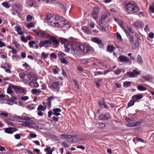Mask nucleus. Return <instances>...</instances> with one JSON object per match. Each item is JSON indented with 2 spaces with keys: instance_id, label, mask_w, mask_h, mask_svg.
Returning a JSON list of instances; mask_svg holds the SVG:
<instances>
[{
  "instance_id": "obj_41",
  "label": "nucleus",
  "mask_w": 154,
  "mask_h": 154,
  "mask_svg": "<svg viewBox=\"0 0 154 154\" xmlns=\"http://www.w3.org/2000/svg\"><path fill=\"white\" fill-rule=\"evenodd\" d=\"M116 37L117 39L120 41H122V38L121 35L119 32H117L116 33Z\"/></svg>"
},
{
  "instance_id": "obj_35",
  "label": "nucleus",
  "mask_w": 154,
  "mask_h": 154,
  "mask_svg": "<svg viewBox=\"0 0 154 154\" xmlns=\"http://www.w3.org/2000/svg\"><path fill=\"white\" fill-rule=\"evenodd\" d=\"M149 10L151 13H154V3L152 4V5L149 6Z\"/></svg>"
},
{
  "instance_id": "obj_9",
  "label": "nucleus",
  "mask_w": 154,
  "mask_h": 154,
  "mask_svg": "<svg viewBox=\"0 0 154 154\" xmlns=\"http://www.w3.org/2000/svg\"><path fill=\"white\" fill-rule=\"evenodd\" d=\"M92 41L98 44L100 48H103L104 47V45L102 42L98 38L95 37L92 38Z\"/></svg>"
},
{
  "instance_id": "obj_27",
  "label": "nucleus",
  "mask_w": 154,
  "mask_h": 154,
  "mask_svg": "<svg viewBox=\"0 0 154 154\" xmlns=\"http://www.w3.org/2000/svg\"><path fill=\"white\" fill-rule=\"evenodd\" d=\"M15 30L17 31L18 33L20 35H22L23 34V32L21 31V29L20 27L16 26L15 27Z\"/></svg>"
},
{
  "instance_id": "obj_25",
  "label": "nucleus",
  "mask_w": 154,
  "mask_h": 154,
  "mask_svg": "<svg viewBox=\"0 0 154 154\" xmlns=\"http://www.w3.org/2000/svg\"><path fill=\"white\" fill-rule=\"evenodd\" d=\"M82 29L86 33L91 34V31L87 27L85 26H83L82 27Z\"/></svg>"
},
{
  "instance_id": "obj_47",
  "label": "nucleus",
  "mask_w": 154,
  "mask_h": 154,
  "mask_svg": "<svg viewBox=\"0 0 154 154\" xmlns=\"http://www.w3.org/2000/svg\"><path fill=\"white\" fill-rule=\"evenodd\" d=\"M32 19V17L30 15H28L26 17V20L28 22L31 21Z\"/></svg>"
},
{
  "instance_id": "obj_18",
  "label": "nucleus",
  "mask_w": 154,
  "mask_h": 154,
  "mask_svg": "<svg viewBox=\"0 0 154 154\" xmlns=\"http://www.w3.org/2000/svg\"><path fill=\"white\" fill-rule=\"evenodd\" d=\"M144 23L141 21H137L135 22V28H142Z\"/></svg>"
},
{
  "instance_id": "obj_55",
  "label": "nucleus",
  "mask_w": 154,
  "mask_h": 154,
  "mask_svg": "<svg viewBox=\"0 0 154 154\" xmlns=\"http://www.w3.org/2000/svg\"><path fill=\"white\" fill-rule=\"evenodd\" d=\"M140 71L139 70L138 71L137 68H135V78L137 77L136 75H140Z\"/></svg>"
},
{
  "instance_id": "obj_54",
  "label": "nucleus",
  "mask_w": 154,
  "mask_h": 154,
  "mask_svg": "<svg viewBox=\"0 0 154 154\" xmlns=\"http://www.w3.org/2000/svg\"><path fill=\"white\" fill-rule=\"evenodd\" d=\"M139 40V39L138 38H137V40L135 42V49L139 47V44L138 42Z\"/></svg>"
},
{
  "instance_id": "obj_2",
  "label": "nucleus",
  "mask_w": 154,
  "mask_h": 154,
  "mask_svg": "<svg viewBox=\"0 0 154 154\" xmlns=\"http://www.w3.org/2000/svg\"><path fill=\"white\" fill-rule=\"evenodd\" d=\"M46 17L48 23H49L51 26H56L57 21L59 18V15H57L54 18L52 16H51V15H48Z\"/></svg>"
},
{
  "instance_id": "obj_29",
  "label": "nucleus",
  "mask_w": 154,
  "mask_h": 154,
  "mask_svg": "<svg viewBox=\"0 0 154 154\" xmlns=\"http://www.w3.org/2000/svg\"><path fill=\"white\" fill-rule=\"evenodd\" d=\"M137 88L138 90L140 91H146L147 90V88L144 87L143 86L141 85H138L137 86Z\"/></svg>"
},
{
  "instance_id": "obj_32",
  "label": "nucleus",
  "mask_w": 154,
  "mask_h": 154,
  "mask_svg": "<svg viewBox=\"0 0 154 154\" xmlns=\"http://www.w3.org/2000/svg\"><path fill=\"white\" fill-rule=\"evenodd\" d=\"M142 79H141L142 82H144L146 81L148 82L149 81V79L146 76H143L142 77Z\"/></svg>"
},
{
  "instance_id": "obj_8",
  "label": "nucleus",
  "mask_w": 154,
  "mask_h": 154,
  "mask_svg": "<svg viewBox=\"0 0 154 154\" xmlns=\"http://www.w3.org/2000/svg\"><path fill=\"white\" fill-rule=\"evenodd\" d=\"M48 44L51 45V42L49 41V40L40 41L39 45L40 48H42L43 47H45L46 48H47L48 47V46L47 45Z\"/></svg>"
},
{
  "instance_id": "obj_43",
  "label": "nucleus",
  "mask_w": 154,
  "mask_h": 154,
  "mask_svg": "<svg viewBox=\"0 0 154 154\" xmlns=\"http://www.w3.org/2000/svg\"><path fill=\"white\" fill-rule=\"evenodd\" d=\"M109 16L107 14H103L102 16L101 19L104 21Z\"/></svg>"
},
{
  "instance_id": "obj_31",
  "label": "nucleus",
  "mask_w": 154,
  "mask_h": 154,
  "mask_svg": "<svg viewBox=\"0 0 154 154\" xmlns=\"http://www.w3.org/2000/svg\"><path fill=\"white\" fill-rule=\"evenodd\" d=\"M55 1V0H38V1L40 2H44L46 3H49L50 4L54 3Z\"/></svg>"
},
{
  "instance_id": "obj_15",
  "label": "nucleus",
  "mask_w": 154,
  "mask_h": 154,
  "mask_svg": "<svg viewBox=\"0 0 154 154\" xmlns=\"http://www.w3.org/2000/svg\"><path fill=\"white\" fill-rule=\"evenodd\" d=\"M119 62H128L129 60L128 58L125 56H120L119 57Z\"/></svg>"
},
{
  "instance_id": "obj_37",
  "label": "nucleus",
  "mask_w": 154,
  "mask_h": 154,
  "mask_svg": "<svg viewBox=\"0 0 154 154\" xmlns=\"http://www.w3.org/2000/svg\"><path fill=\"white\" fill-rule=\"evenodd\" d=\"M78 135L77 134H67V139H70L71 138L75 137H77Z\"/></svg>"
},
{
  "instance_id": "obj_34",
  "label": "nucleus",
  "mask_w": 154,
  "mask_h": 154,
  "mask_svg": "<svg viewBox=\"0 0 154 154\" xmlns=\"http://www.w3.org/2000/svg\"><path fill=\"white\" fill-rule=\"evenodd\" d=\"M49 54L45 53L44 52H43L42 54V58L43 60H45L48 57Z\"/></svg>"
},
{
  "instance_id": "obj_56",
  "label": "nucleus",
  "mask_w": 154,
  "mask_h": 154,
  "mask_svg": "<svg viewBox=\"0 0 154 154\" xmlns=\"http://www.w3.org/2000/svg\"><path fill=\"white\" fill-rule=\"evenodd\" d=\"M13 44L17 48H19L20 45L16 41H14Z\"/></svg>"
},
{
  "instance_id": "obj_30",
  "label": "nucleus",
  "mask_w": 154,
  "mask_h": 154,
  "mask_svg": "<svg viewBox=\"0 0 154 154\" xmlns=\"http://www.w3.org/2000/svg\"><path fill=\"white\" fill-rule=\"evenodd\" d=\"M42 92L39 89H34L32 90V92L33 94H37Z\"/></svg>"
},
{
  "instance_id": "obj_3",
  "label": "nucleus",
  "mask_w": 154,
  "mask_h": 154,
  "mask_svg": "<svg viewBox=\"0 0 154 154\" xmlns=\"http://www.w3.org/2000/svg\"><path fill=\"white\" fill-rule=\"evenodd\" d=\"M127 12L129 14L134 13L135 12V2H129L125 4Z\"/></svg>"
},
{
  "instance_id": "obj_36",
  "label": "nucleus",
  "mask_w": 154,
  "mask_h": 154,
  "mask_svg": "<svg viewBox=\"0 0 154 154\" xmlns=\"http://www.w3.org/2000/svg\"><path fill=\"white\" fill-rule=\"evenodd\" d=\"M131 83L130 82H124L123 85L125 87H128L131 86Z\"/></svg>"
},
{
  "instance_id": "obj_40",
  "label": "nucleus",
  "mask_w": 154,
  "mask_h": 154,
  "mask_svg": "<svg viewBox=\"0 0 154 154\" xmlns=\"http://www.w3.org/2000/svg\"><path fill=\"white\" fill-rule=\"evenodd\" d=\"M46 109V108H45L42 105H40L37 108V110H41L42 111H45Z\"/></svg>"
},
{
  "instance_id": "obj_57",
  "label": "nucleus",
  "mask_w": 154,
  "mask_h": 154,
  "mask_svg": "<svg viewBox=\"0 0 154 154\" xmlns=\"http://www.w3.org/2000/svg\"><path fill=\"white\" fill-rule=\"evenodd\" d=\"M136 139L138 141L141 142L142 143H145V141L144 140H143L142 139H141L138 137H136Z\"/></svg>"
},
{
  "instance_id": "obj_12",
  "label": "nucleus",
  "mask_w": 154,
  "mask_h": 154,
  "mask_svg": "<svg viewBox=\"0 0 154 154\" xmlns=\"http://www.w3.org/2000/svg\"><path fill=\"white\" fill-rule=\"evenodd\" d=\"M17 130V129L14 128L9 127L5 129V132L10 134H12Z\"/></svg>"
},
{
  "instance_id": "obj_53",
  "label": "nucleus",
  "mask_w": 154,
  "mask_h": 154,
  "mask_svg": "<svg viewBox=\"0 0 154 154\" xmlns=\"http://www.w3.org/2000/svg\"><path fill=\"white\" fill-rule=\"evenodd\" d=\"M20 98L22 100L25 101L27 100L29 98V97L27 96H24L21 97Z\"/></svg>"
},
{
  "instance_id": "obj_33",
  "label": "nucleus",
  "mask_w": 154,
  "mask_h": 154,
  "mask_svg": "<svg viewBox=\"0 0 154 154\" xmlns=\"http://www.w3.org/2000/svg\"><path fill=\"white\" fill-rule=\"evenodd\" d=\"M61 63L65 65H67L68 64V62L66 60V59L63 57L61 58L60 59Z\"/></svg>"
},
{
  "instance_id": "obj_42",
  "label": "nucleus",
  "mask_w": 154,
  "mask_h": 154,
  "mask_svg": "<svg viewBox=\"0 0 154 154\" xmlns=\"http://www.w3.org/2000/svg\"><path fill=\"white\" fill-rule=\"evenodd\" d=\"M2 5L6 8H9L10 7V6L8 5V2H3L2 4Z\"/></svg>"
},
{
  "instance_id": "obj_26",
  "label": "nucleus",
  "mask_w": 154,
  "mask_h": 154,
  "mask_svg": "<svg viewBox=\"0 0 154 154\" xmlns=\"http://www.w3.org/2000/svg\"><path fill=\"white\" fill-rule=\"evenodd\" d=\"M59 39L60 42L62 44H68L69 43L68 41L66 38H60Z\"/></svg>"
},
{
  "instance_id": "obj_64",
  "label": "nucleus",
  "mask_w": 154,
  "mask_h": 154,
  "mask_svg": "<svg viewBox=\"0 0 154 154\" xmlns=\"http://www.w3.org/2000/svg\"><path fill=\"white\" fill-rule=\"evenodd\" d=\"M29 5H30V7H33V5L34 4V1L33 0H30L29 1Z\"/></svg>"
},
{
  "instance_id": "obj_63",
  "label": "nucleus",
  "mask_w": 154,
  "mask_h": 154,
  "mask_svg": "<svg viewBox=\"0 0 154 154\" xmlns=\"http://www.w3.org/2000/svg\"><path fill=\"white\" fill-rule=\"evenodd\" d=\"M15 138L16 139H20V136L19 134H17L14 135Z\"/></svg>"
},
{
  "instance_id": "obj_39",
  "label": "nucleus",
  "mask_w": 154,
  "mask_h": 154,
  "mask_svg": "<svg viewBox=\"0 0 154 154\" xmlns=\"http://www.w3.org/2000/svg\"><path fill=\"white\" fill-rule=\"evenodd\" d=\"M27 107L29 109L31 110L33 109L35 107V106L33 104L27 105Z\"/></svg>"
},
{
  "instance_id": "obj_45",
  "label": "nucleus",
  "mask_w": 154,
  "mask_h": 154,
  "mask_svg": "<svg viewBox=\"0 0 154 154\" xmlns=\"http://www.w3.org/2000/svg\"><path fill=\"white\" fill-rule=\"evenodd\" d=\"M50 57L53 59H55L57 58V55L54 53H52L50 54Z\"/></svg>"
},
{
  "instance_id": "obj_20",
  "label": "nucleus",
  "mask_w": 154,
  "mask_h": 154,
  "mask_svg": "<svg viewBox=\"0 0 154 154\" xmlns=\"http://www.w3.org/2000/svg\"><path fill=\"white\" fill-rule=\"evenodd\" d=\"M13 86H14V85L12 84L9 85L7 89V93L8 94H11L13 93V91L11 89L12 88L13 89Z\"/></svg>"
},
{
  "instance_id": "obj_6",
  "label": "nucleus",
  "mask_w": 154,
  "mask_h": 154,
  "mask_svg": "<svg viewBox=\"0 0 154 154\" xmlns=\"http://www.w3.org/2000/svg\"><path fill=\"white\" fill-rule=\"evenodd\" d=\"M56 24V27H63L66 24L65 23V19L64 18L59 16V18L57 20Z\"/></svg>"
},
{
  "instance_id": "obj_4",
  "label": "nucleus",
  "mask_w": 154,
  "mask_h": 154,
  "mask_svg": "<svg viewBox=\"0 0 154 154\" xmlns=\"http://www.w3.org/2000/svg\"><path fill=\"white\" fill-rule=\"evenodd\" d=\"M79 49L84 53H87L89 52L91 49V47L86 44L79 45Z\"/></svg>"
},
{
  "instance_id": "obj_62",
  "label": "nucleus",
  "mask_w": 154,
  "mask_h": 154,
  "mask_svg": "<svg viewBox=\"0 0 154 154\" xmlns=\"http://www.w3.org/2000/svg\"><path fill=\"white\" fill-rule=\"evenodd\" d=\"M30 136L32 138L36 137L37 135L33 133H30L29 134Z\"/></svg>"
},
{
  "instance_id": "obj_11",
  "label": "nucleus",
  "mask_w": 154,
  "mask_h": 154,
  "mask_svg": "<svg viewBox=\"0 0 154 154\" xmlns=\"http://www.w3.org/2000/svg\"><path fill=\"white\" fill-rule=\"evenodd\" d=\"M98 13L99 9L97 8H94L92 14V16L94 19H96L97 18Z\"/></svg>"
},
{
  "instance_id": "obj_61",
  "label": "nucleus",
  "mask_w": 154,
  "mask_h": 154,
  "mask_svg": "<svg viewBox=\"0 0 154 154\" xmlns=\"http://www.w3.org/2000/svg\"><path fill=\"white\" fill-rule=\"evenodd\" d=\"M25 124L26 126H28L29 127H32V125L30 122H25Z\"/></svg>"
},
{
  "instance_id": "obj_23",
  "label": "nucleus",
  "mask_w": 154,
  "mask_h": 154,
  "mask_svg": "<svg viewBox=\"0 0 154 154\" xmlns=\"http://www.w3.org/2000/svg\"><path fill=\"white\" fill-rule=\"evenodd\" d=\"M137 63L140 65H142L143 63V61L141 56L139 54L137 56Z\"/></svg>"
},
{
  "instance_id": "obj_7",
  "label": "nucleus",
  "mask_w": 154,
  "mask_h": 154,
  "mask_svg": "<svg viewBox=\"0 0 154 154\" xmlns=\"http://www.w3.org/2000/svg\"><path fill=\"white\" fill-rule=\"evenodd\" d=\"M13 90H14L17 94L21 93L25 94L26 93L25 89L23 87L15 86V85H14V86H13Z\"/></svg>"
},
{
  "instance_id": "obj_14",
  "label": "nucleus",
  "mask_w": 154,
  "mask_h": 154,
  "mask_svg": "<svg viewBox=\"0 0 154 154\" xmlns=\"http://www.w3.org/2000/svg\"><path fill=\"white\" fill-rule=\"evenodd\" d=\"M126 78H134L135 77V69H134L133 72H127L125 75Z\"/></svg>"
},
{
  "instance_id": "obj_1",
  "label": "nucleus",
  "mask_w": 154,
  "mask_h": 154,
  "mask_svg": "<svg viewBox=\"0 0 154 154\" xmlns=\"http://www.w3.org/2000/svg\"><path fill=\"white\" fill-rule=\"evenodd\" d=\"M33 31L39 37L45 39H48L54 48H57L59 46V43L57 38L46 31L42 30L38 31L36 29H33Z\"/></svg>"
},
{
  "instance_id": "obj_59",
  "label": "nucleus",
  "mask_w": 154,
  "mask_h": 154,
  "mask_svg": "<svg viewBox=\"0 0 154 154\" xmlns=\"http://www.w3.org/2000/svg\"><path fill=\"white\" fill-rule=\"evenodd\" d=\"M21 41L24 42H27V39L24 36H21Z\"/></svg>"
},
{
  "instance_id": "obj_28",
  "label": "nucleus",
  "mask_w": 154,
  "mask_h": 154,
  "mask_svg": "<svg viewBox=\"0 0 154 154\" xmlns=\"http://www.w3.org/2000/svg\"><path fill=\"white\" fill-rule=\"evenodd\" d=\"M114 47L113 45H108L107 48V51L112 53L114 49Z\"/></svg>"
},
{
  "instance_id": "obj_50",
  "label": "nucleus",
  "mask_w": 154,
  "mask_h": 154,
  "mask_svg": "<svg viewBox=\"0 0 154 154\" xmlns=\"http://www.w3.org/2000/svg\"><path fill=\"white\" fill-rule=\"evenodd\" d=\"M53 72L55 74H58V71L59 70L57 68H53L52 69Z\"/></svg>"
},
{
  "instance_id": "obj_21",
  "label": "nucleus",
  "mask_w": 154,
  "mask_h": 154,
  "mask_svg": "<svg viewBox=\"0 0 154 154\" xmlns=\"http://www.w3.org/2000/svg\"><path fill=\"white\" fill-rule=\"evenodd\" d=\"M133 100H131L128 104L127 107H129L134 105L135 103V95L132 96Z\"/></svg>"
},
{
  "instance_id": "obj_13",
  "label": "nucleus",
  "mask_w": 154,
  "mask_h": 154,
  "mask_svg": "<svg viewBox=\"0 0 154 154\" xmlns=\"http://www.w3.org/2000/svg\"><path fill=\"white\" fill-rule=\"evenodd\" d=\"M109 114H102L99 116V118L102 120H108L109 119Z\"/></svg>"
},
{
  "instance_id": "obj_58",
  "label": "nucleus",
  "mask_w": 154,
  "mask_h": 154,
  "mask_svg": "<svg viewBox=\"0 0 154 154\" xmlns=\"http://www.w3.org/2000/svg\"><path fill=\"white\" fill-rule=\"evenodd\" d=\"M129 38H130V40L131 43H134V39L133 37H132L130 34H128Z\"/></svg>"
},
{
  "instance_id": "obj_46",
  "label": "nucleus",
  "mask_w": 154,
  "mask_h": 154,
  "mask_svg": "<svg viewBox=\"0 0 154 154\" xmlns=\"http://www.w3.org/2000/svg\"><path fill=\"white\" fill-rule=\"evenodd\" d=\"M34 27V24L33 23H30L27 24V27L28 28H30L31 27Z\"/></svg>"
},
{
  "instance_id": "obj_51",
  "label": "nucleus",
  "mask_w": 154,
  "mask_h": 154,
  "mask_svg": "<svg viewBox=\"0 0 154 154\" xmlns=\"http://www.w3.org/2000/svg\"><path fill=\"white\" fill-rule=\"evenodd\" d=\"M118 23L122 28L123 29H124V26L123 24V22L122 20H121L120 21H119Z\"/></svg>"
},
{
  "instance_id": "obj_49",
  "label": "nucleus",
  "mask_w": 154,
  "mask_h": 154,
  "mask_svg": "<svg viewBox=\"0 0 154 154\" xmlns=\"http://www.w3.org/2000/svg\"><path fill=\"white\" fill-rule=\"evenodd\" d=\"M66 54L62 52H60L58 54V56L60 57H64L65 56Z\"/></svg>"
},
{
  "instance_id": "obj_60",
  "label": "nucleus",
  "mask_w": 154,
  "mask_h": 154,
  "mask_svg": "<svg viewBox=\"0 0 154 154\" xmlns=\"http://www.w3.org/2000/svg\"><path fill=\"white\" fill-rule=\"evenodd\" d=\"M21 120H30V118L27 116L21 117Z\"/></svg>"
},
{
  "instance_id": "obj_44",
  "label": "nucleus",
  "mask_w": 154,
  "mask_h": 154,
  "mask_svg": "<svg viewBox=\"0 0 154 154\" xmlns=\"http://www.w3.org/2000/svg\"><path fill=\"white\" fill-rule=\"evenodd\" d=\"M126 125L128 127H134L135 126V123H134V122L132 123L131 122H128L127 124Z\"/></svg>"
},
{
  "instance_id": "obj_5",
  "label": "nucleus",
  "mask_w": 154,
  "mask_h": 154,
  "mask_svg": "<svg viewBox=\"0 0 154 154\" xmlns=\"http://www.w3.org/2000/svg\"><path fill=\"white\" fill-rule=\"evenodd\" d=\"M79 46H78L77 45H74L72 46L71 51L72 53L74 55L79 56L81 54V52L79 50Z\"/></svg>"
},
{
  "instance_id": "obj_19",
  "label": "nucleus",
  "mask_w": 154,
  "mask_h": 154,
  "mask_svg": "<svg viewBox=\"0 0 154 154\" xmlns=\"http://www.w3.org/2000/svg\"><path fill=\"white\" fill-rule=\"evenodd\" d=\"M54 148H53L52 149H51V147L50 146L44 149V151L47 152L46 154H52V152L54 151L53 149Z\"/></svg>"
},
{
  "instance_id": "obj_38",
  "label": "nucleus",
  "mask_w": 154,
  "mask_h": 154,
  "mask_svg": "<svg viewBox=\"0 0 154 154\" xmlns=\"http://www.w3.org/2000/svg\"><path fill=\"white\" fill-rule=\"evenodd\" d=\"M36 43V42L35 41H31L29 42V47L30 48H32L34 47V46L33 45H35Z\"/></svg>"
},
{
  "instance_id": "obj_52",
  "label": "nucleus",
  "mask_w": 154,
  "mask_h": 154,
  "mask_svg": "<svg viewBox=\"0 0 154 154\" xmlns=\"http://www.w3.org/2000/svg\"><path fill=\"white\" fill-rule=\"evenodd\" d=\"M121 72V69H117L115 71V73L116 75L120 74Z\"/></svg>"
},
{
  "instance_id": "obj_16",
  "label": "nucleus",
  "mask_w": 154,
  "mask_h": 154,
  "mask_svg": "<svg viewBox=\"0 0 154 154\" xmlns=\"http://www.w3.org/2000/svg\"><path fill=\"white\" fill-rule=\"evenodd\" d=\"M61 109L60 108H56L54 109H53V114L57 116L61 115L60 112H61Z\"/></svg>"
},
{
  "instance_id": "obj_17",
  "label": "nucleus",
  "mask_w": 154,
  "mask_h": 154,
  "mask_svg": "<svg viewBox=\"0 0 154 154\" xmlns=\"http://www.w3.org/2000/svg\"><path fill=\"white\" fill-rule=\"evenodd\" d=\"M140 10V9L139 8L138 5L135 4V13H137L135 14L139 16H140L141 15H142V16H143L144 13L143 12L140 11L139 12H137Z\"/></svg>"
},
{
  "instance_id": "obj_22",
  "label": "nucleus",
  "mask_w": 154,
  "mask_h": 154,
  "mask_svg": "<svg viewBox=\"0 0 154 154\" xmlns=\"http://www.w3.org/2000/svg\"><path fill=\"white\" fill-rule=\"evenodd\" d=\"M144 97V94L140 93L135 95V102L138 100L142 99Z\"/></svg>"
},
{
  "instance_id": "obj_48",
  "label": "nucleus",
  "mask_w": 154,
  "mask_h": 154,
  "mask_svg": "<svg viewBox=\"0 0 154 154\" xmlns=\"http://www.w3.org/2000/svg\"><path fill=\"white\" fill-rule=\"evenodd\" d=\"M82 62L83 64H87L89 63V61L88 60H87L86 59H84L82 60Z\"/></svg>"
},
{
  "instance_id": "obj_24",
  "label": "nucleus",
  "mask_w": 154,
  "mask_h": 154,
  "mask_svg": "<svg viewBox=\"0 0 154 154\" xmlns=\"http://www.w3.org/2000/svg\"><path fill=\"white\" fill-rule=\"evenodd\" d=\"M54 97L53 96H51L48 97V101L47 103L48 106L49 107L51 106V100L54 99Z\"/></svg>"
},
{
  "instance_id": "obj_10",
  "label": "nucleus",
  "mask_w": 154,
  "mask_h": 154,
  "mask_svg": "<svg viewBox=\"0 0 154 154\" xmlns=\"http://www.w3.org/2000/svg\"><path fill=\"white\" fill-rule=\"evenodd\" d=\"M51 87L54 91H59L60 88L59 82H53L51 85Z\"/></svg>"
}]
</instances>
